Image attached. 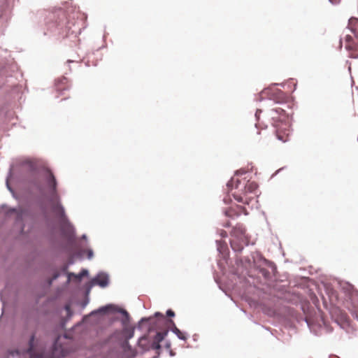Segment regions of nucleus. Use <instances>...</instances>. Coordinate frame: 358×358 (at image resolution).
I'll list each match as a JSON object with an SVG mask.
<instances>
[{"mask_svg": "<svg viewBox=\"0 0 358 358\" xmlns=\"http://www.w3.org/2000/svg\"><path fill=\"white\" fill-rule=\"evenodd\" d=\"M66 80V78H62V79L58 80L57 81V84H56V85H57V90H62V89L59 87V85L60 84H61V85L64 84V82H65Z\"/></svg>", "mask_w": 358, "mask_h": 358, "instance_id": "obj_26", "label": "nucleus"}, {"mask_svg": "<svg viewBox=\"0 0 358 358\" xmlns=\"http://www.w3.org/2000/svg\"><path fill=\"white\" fill-rule=\"evenodd\" d=\"M154 344H155V347H154V348H155V349H159V348H161V345H160L159 343H155H155H154Z\"/></svg>", "mask_w": 358, "mask_h": 358, "instance_id": "obj_39", "label": "nucleus"}, {"mask_svg": "<svg viewBox=\"0 0 358 358\" xmlns=\"http://www.w3.org/2000/svg\"><path fill=\"white\" fill-rule=\"evenodd\" d=\"M166 347L169 348L171 347V343L169 342V343H166Z\"/></svg>", "mask_w": 358, "mask_h": 358, "instance_id": "obj_43", "label": "nucleus"}, {"mask_svg": "<svg viewBox=\"0 0 358 358\" xmlns=\"http://www.w3.org/2000/svg\"><path fill=\"white\" fill-rule=\"evenodd\" d=\"M68 268H69V264H68L63 265L62 266V268H61L62 273H64V274H66L68 275V273H69L67 272Z\"/></svg>", "mask_w": 358, "mask_h": 358, "instance_id": "obj_27", "label": "nucleus"}, {"mask_svg": "<svg viewBox=\"0 0 358 358\" xmlns=\"http://www.w3.org/2000/svg\"><path fill=\"white\" fill-rule=\"evenodd\" d=\"M170 355H171V356H173V353L172 352H171Z\"/></svg>", "mask_w": 358, "mask_h": 358, "instance_id": "obj_50", "label": "nucleus"}, {"mask_svg": "<svg viewBox=\"0 0 358 358\" xmlns=\"http://www.w3.org/2000/svg\"><path fill=\"white\" fill-rule=\"evenodd\" d=\"M122 348L123 349L124 358H134L136 357V352L134 348H132L128 341H125L122 344Z\"/></svg>", "mask_w": 358, "mask_h": 358, "instance_id": "obj_10", "label": "nucleus"}, {"mask_svg": "<svg viewBox=\"0 0 358 358\" xmlns=\"http://www.w3.org/2000/svg\"><path fill=\"white\" fill-rule=\"evenodd\" d=\"M19 171L20 173L16 175L14 167L10 166L6 180L8 189L11 193H14L9 182L12 178L25 181L31 185L42 196L47 197L48 199L52 211L60 219L62 232L69 238H74L76 229L67 218L64 208L61 204L57 189V182L52 171L47 168L38 167L36 164L31 160L22 162Z\"/></svg>", "mask_w": 358, "mask_h": 358, "instance_id": "obj_1", "label": "nucleus"}, {"mask_svg": "<svg viewBox=\"0 0 358 358\" xmlns=\"http://www.w3.org/2000/svg\"><path fill=\"white\" fill-rule=\"evenodd\" d=\"M60 275V273L58 271H55L53 273L52 278L49 281V285H51L54 280L57 279Z\"/></svg>", "mask_w": 358, "mask_h": 358, "instance_id": "obj_24", "label": "nucleus"}, {"mask_svg": "<svg viewBox=\"0 0 358 358\" xmlns=\"http://www.w3.org/2000/svg\"><path fill=\"white\" fill-rule=\"evenodd\" d=\"M82 238H83V239H85V240H86V239H87V236H86L85 234H83V235L82 236Z\"/></svg>", "mask_w": 358, "mask_h": 358, "instance_id": "obj_44", "label": "nucleus"}, {"mask_svg": "<svg viewBox=\"0 0 358 358\" xmlns=\"http://www.w3.org/2000/svg\"><path fill=\"white\" fill-rule=\"evenodd\" d=\"M350 313L352 315L358 320V312L357 310H351Z\"/></svg>", "mask_w": 358, "mask_h": 358, "instance_id": "obj_32", "label": "nucleus"}, {"mask_svg": "<svg viewBox=\"0 0 358 358\" xmlns=\"http://www.w3.org/2000/svg\"><path fill=\"white\" fill-rule=\"evenodd\" d=\"M65 310H66V313H67V315L69 317H71L72 315V312H71V308L69 305H66L65 307H64Z\"/></svg>", "mask_w": 358, "mask_h": 358, "instance_id": "obj_30", "label": "nucleus"}, {"mask_svg": "<svg viewBox=\"0 0 358 358\" xmlns=\"http://www.w3.org/2000/svg\"><path fill=\"white\" fill-rule=\"evenodd\" d=\"M231 247L234 252H241L245 246L248 245L249 241L245 235V229L242 224H237L232 231Z\"/></svg>", "mask_w": 358, "mask_h": 358, "instance_id": "obj_4", "label": "nucleus"}, {"mask_svg": "<svg viewBox=\"0 0 358 358\" xmlns=\"http://www.w3.org/2000/svg\"><path fill=\"white\" fill-rule=\"evenodd\" d=\"M242 213L248 214L245 208L241 206H231L224 210L225 215L231 219L238 217Z\"/></svg>", "mask_w": 358, "mask_h": 358, "instance_id": "obj_8", "label": "nucleus"}, {"mask_svg": "<svg viewBox=\"0 0 358 358\" xmlns=\"http://www.w3.org/2000/svg\"><path fill=\"white\" fill-rule=\"evenodd\" d=\"M356 20H357V19H356V18H350V19L349 20V24H348V26H349V27H350V30H351V31H352V32H355V29H354L352 26V23H353V22H354V21H356Z\"/></svg>", "mask_w": 358, "mask_h": 358, "instance_id": "obj_28", "label": "nucleus"}, {"mask_svg": "<svg viewBox=\"0 0 358 358\" xmlns=\"http://www.w3.org/2000/svg\"><path fill=\"white\" fill-rule=\"evenodd\" d=\"M109 285V276L106 273L99 272L94 276L90 282L86 285L87 292H89L92 287L98 285L101 288H105Z\"/></svg>", "mask_w": 358, "mask_h": 358, "instance_id": "obj_6", "label": "nucleus"}, {"mask_svg": "<svg viewBox=\"0 0 358 358\" xmlns=\"http://www.w3.org/2000/svg\"><path fill=\"white\" fill-rule=\"evenodd\" d=\"M20 218H21V215H17V220H19V219H20Z\"/></svg>", "mask_w": 358, "mask_h": 358, "instance_id": "obj_46", "label": "nucleus"}, {"mask_svg": "<svg viewBox=\"0 0 358 358\" xmlns=\"http://www.w3.org/2000/svg\"><path fill=\"white\" fill-rule=\"evenodd\" d=\"M231 200V198H230V196H226L224 199H223V201L224 203H228V201Z\"/></svg>", "mask_w": 358, "mask_h": 358, "instance_id": "obj_38", "label": "nucleus"}, {"mask_svg": "<svg viewBox=\"0 0 358 358\" xmlns=\"http://www.w3.org/2000/svg\"><path fill=\"white\" fill-rule=\"evenodd\" d=\"M323 327H320L322 331H324L326 333H330L332 331V329L329 327V324L326 323V322L322 321Z\"/></svg>", "mask_w": 358, "mask_h": 358, "instance_id": "obj_22", "label": "nucleus"}, {"mask_svg": "<svg viewBox=\"0 0 358 358\" xmlns=\"http://www.w3.org/2000/svg\"><path fill=\"white\" fill-rule=\"evenodd\" d=\"M270 91H271V90H268V91H266V92H264V94H268V93L270 92Z\"/></svg>", "mask_w": 358, "mask_h": 358, "instance_id": "obj_45", "label": "nucleus"}, {"mask_svg": "<svg viewBox=\"0 0 358 358\" xmlns=\"http://www.w3.org/2000/svg\"><path fill=\"white\" fill-rule=\"evenodd\" d=\"M120 313H121L122 314H123L124 315H125L127 318H129V314H128V313H127L125 310H124V309H120Z\"/></svg>", "mask_w": 358, "mask_h": 358, "instance_id": "obj_37", "label": "nucleus"}, {"mask_svg": "<svg viewBox=\"0 0 358 358\" xmlns=\"http://www.w3.org/2000/svg\"><path fill=\"white\" fill-rule=\"evenodd\" d=\"M224 227H228L230 226V223L229 222H226L224 224H223Z\"/></svg>", "mask_w": 358, "mask_h": 358, "instance_id": "obj_41", "label": "nucleus"}, {"mask_svg": "<svg viewBox=\"0 0 358 358\" xmlns=\"http://www.w3.org/2000/svg\"><path fill=\"white\" fill-rule=\"evenodd\" d=\"M166 315H167L168 317H174V316H175V313H174L172 310L169 309V310H167V311H166Z\"/></svg>", "mask_w": 358, "mask_h": 358, "instance_id": "obj_31", "label": "nucleus"}, {"mask_svg": "<svg viewBox=\"0 0 358 358\" xmlns=\"http://www.w3.org/2000/svg\"><path fill=\"white\" fill-rule=\"evenodd\" d=\"M272 119H273V127H276L277 129H278V128H280V127H282V130H283V129H285V127H286V124H282L280 126V125H278V124H276V122H277V117H275V116H274V115H272Z\"/></svg>", "mask_w": 358, "mask_h": 358, "instance_id": "obj_23", "label": "nucleus"}, {"mask_svg": "<svg viewBox=\"0 0 358 358\" xmlns=\"http://www.w3.org/2000/svg\"><path fill=\"white\" fill-rule=\"evenodd\" d=\"M145 338H145V336H142V337H141V338H139V340H138V345H140V343L141 342V341H143V340H145Z\"/></svg>", "mask_w": 358, "mask_h": 358, "instance_id": "obj_40", "label": "nucleus"}, {"mask_svg": "<svg viewBox=\"0 0 358 358\" xmlns=\"http://www.w3.org/2000/svg\"><path fill=\"white\" fill-rule=\"evenodd\" d=\"M168 322L172 324L171 331L178 337V338L182 341H186L187 336L185 335V333L182 332L178 328H177L172 320H169Z\"/></svg>", "mask_w": 358, "mask_h": 358, "instance_id": "obj_12", "label": "nucleus"}, {"mask_svg": "<svg viewBox=\"0 0 358 358\" xmlns=\"http://www.w3.org/2000/svg\"><path fill=\"white\" fill-rule=\"evenodd\" d=\"M354 307H355V308L358 307V303H357V304H354Z\"/></svg>", "mask_w": 358, "mask_h": 358, "instance_id": "obj_47", "label": "nucleus"}, {"mask_svg": "<svg viewBox=\"0 0 358 358\" xmlns=\"http://www.w3.org/2000/svg\"><path fill=\"white\" fill-rule=\"evenodd\" d=\"M169 320H166L164 315L159 313L156 312L154 317H143L138 322V329H143L144 326H146V329L148 331H152L160 328V326L165 322H169Z\"/></svg>", "mask_w": 358, "mask_h": 358, "instance_id": "obj_5", "label": "nucleus"}, {"mask_svg": "<svg viewBox=\"0 0 358 358\" xmlns=\"http://www.w3.org/2000/svg\"><path fill=\"white\" fill-rule=\"evenodd\" d=\"M271 111L275 113L278 115H282L285 113V110L280 108H276L272 109Z\"/></svg>", "mask_w": 358, "mask_h": 358, "instance_id": "obj_25", "label": "nucleus"}, {"mask_svg": "<svg viewBox=\"0 0 358 358\" xmlns=\"http://www.w3.org/2000/svg\"><path fill=\"white\" fill-rule=\"evenodd\" d=\"M93 255L94 254H93L92 250V249H88L87 250V255H88L87 257H88L89 259L92 258Z\"/></svg>", "mask_w": 358, "mask_h": 358, "instance_id": "obj_33", "label": "nucleus"}, {"mask_svg": "<svg viewBox=\"0 0 358 358\" xmlns=\"http://www.w3.org/2000/svg\"><path fill=\"white\" fill-rule=\"evenodd\" d=\"M217 250V251L223 255V257L225 258L227 255L228 248L225 242L222 241H216Z\"/></svg>", "mask_w": 358, "mask_h": 358, "instance_id": "obj_14", "label": "nucleus"}, {"mask_svg": "<svg viewBox=\"0 0 358 358\" xmlns=\"http://www.w3.org/2000/svg\"><path fill=\"white\" fill-rule=\"evenodd\" d=\"M306 323H307L308 326L309 327L310 330L311 331H315V329H314V328H315V325H314V324H311V322H310L309 320H306ZM314 333H315V334H317L316 332H314Z\"/></svg>", "mask_w": 358, "mask_h": 358, "instance_id": "obj_29", "label": "nucleus"}, {"mask_svg": "<svg viewBox=\"0 0 358 358\" xmlns=\"http://www.w3.org/2000/svg\"><path fill=\"white\" fill-rule=\"evenodd\" d=\"M351 57H353V58H357V56H352V55Z\"/></svg>", "mask_w": 358, "mask_h": 358, "instance_id": "obj_48", "label": "nucleus"}, {"mask_svg": "<svg viewBox=\"0 0 358 358\" xmlns=\"http://www.w3.org/2000/svg\"><path fill=\"white\" fill-rule=\"evenodd\" d=\"M16 210H17L16 208H10L8 211H6V215H9L10 213H15Z\"/></svg>", "mask_w": 358, "mask_h": 358, "instance_id": "obj_36", "label": "nucleus"}, {"mask_svg": "<svg viewBox=\"0 0 358 358\" xmlns=\"http://www.w3.org/2000/svg\"><path fill=\"white\" fill-rule=\"evenodd\" d=\"M168 333H169L168 329H166L164 331H157L155 336V343L162 342L164 339V338L167 336Z\"/></svg>", "mask_w": 358, "mask_h": 358, "instance_id": "obj_18", "label": "nucleus"}, {"mask_svg": "<svg viewBox=\"0 0 358 358\" xmlns=\"http://www.w3.org/2000/svg\"><path fill=\"white\" fill-rule=\"evenodd\" d=\"M112 308L111 305H107L105 306L100 307L97 310L91 312L90 315H96L97 313H106L109 309Z\"/></svg>", "mask_w": 358, "mask_h": 358, "instance_id": "obj_19", "label": "nucleus"}, {"mask_svg": "<svg viewBox=\"0 0 358 358\" xmlns=\"http://www.w3.org/2000/svg\"><path fill=\"white\" fill-rule=\"evenodd\" d=\"M334 322L339 326L341 329H345L349 326V320L345 313H341L339 319H336Z\"/></svg>", "mask_w": 358, "mask_h": 358, "instance_id": "obj_13", "label": "nucleus"}, {"mask_svg": "<svg viewBox=\"0 0 358 358\" xmlns=\"http://www.w3.org/2000/svg\"><path fill=\"white\" fill-rule=\"evenodd\" d=\"M89 274L87 269H83L78 274H74L73 273H68V282L70 281L71 277L73 276L78 280H80L83 276H87Z\"/></svg>", "mask_w": 358, "mask_h": 358, "instance_id": "obj_17", "label": "nucleus"}, {"mask_svg": "<svg viewBox=\"0 0 358 358\" xmlns=\"http://www.w3.org/2000/svg\"><path fill=\"white\" fill-rule=\"evenodd\" d=\"M352 41V37L350 35H346L345 41H346L347 44L345 45V48L348 50H350L353 48V47L350 44Z\"/></svg>", "mask_w": 358, "mask_h": 358, "instance_id": "obj_21", "label": "nucleus"}, {"mask_svg": "<svg viewBox=\"0 0 358 358\" xmlns=\"http://www.w3.org/2000/svg\"><path fill=\"white\" fill-rule=\"evenodd\" d=\"M262 113V110L257 109L255 113V118L258 121L259 118V114Z\"/></svg>", "mask_w": 358, "mask_h": 358, "instance_id": "obj_35", "label": "nucleus"}, {"mask_svg": "<svg viewBox=\"0 0 358 358\" xmlns=\"http://www.w3.org/2000/svg\"><path fill=\"white\" fill-rule=\"evenodd\" d=\"M254 264L256 266L258 262L260 263L259 266H257V268L259 269V273L265 278H268L270 276V273L268 270L264 268H261V265H266L270 267H273L274 264L265 258H264L261 255L257 254L256 257H253Z\"/></svg>", "mask_w": 358, "mask_h": 358, "instance_id": "obj_7", "label": "nucleus"}, {"mask_svg": "<svg viewBox=\"0 0 358 358\" xmlns=\"http://www.w3.org/2000/svg\"><path fill=\"white\" fill-rule=\"evenodd\" d=\"M256 127H258V123L255 124Z\"/></svg>", "mask_w": 358, "mask_h": 358, "instance_id": "obj_49", "label": "nucleus"}, {"mask_svg": "<svg viewBox=\"0 0 358 358\" xmlns=\"http://www.w3.org/2000/svg\"><path fill=\"white\" fill-rule=\"evenodd\" d=\"M59 337L55 340L53 345L52 353L50 357L48 358H64L70 352L69 350L67 348L63 345H58L57 340ZM34 335H32L29 341V348L27 350V353L29 354L30 358H47L43 353H35L34 350Z\"/></svg>", "mask_w": 358, "mask_h": 358, "instance_id": "obj_3", "label": "nucleus"}, {"mask_svg": "<svg viewBox=\"0 0 358 358\" xmlns=\"http://www.w3.org/2000/svg\"><path fill=\"white\" fill-rule=\"evenodd\" d=\"M341 289L349 296V298L352 300V297L356 295L357 292L354 290L353 286L347 282H338Z\"/></svg>", "mask_w": 358, "mask_h": 358, "instance_id": "obj_9", "label": "nucleus"}, {"mask_svg": "<svg viewBox=\"0 0 358 358\" xmlns=\"http://www.w3.org/2000/svg\"><path fill=\"white\" fill-rule=\"evenodd\" d=\"M282 128L280 127V128H278L276 129V136H277V138L279 140V141H281L282 142H287L289 141V131H287V132L285 134H282Z\"/></svg>", "mask_w": 358, "mask_h": 358, "instance_id": "obj_16", "label": "nucleus"}, {"mask_svg": "<svg viewBox=\"0 0 358 358\" xmlns=\"http://www.w3.org/2000/svg\"><path fill=\"white\" fill-rule=\"evenodd\" d=\"M270 100H273L276 103H283L286 99L285 94L280 90H275L271 92Z\"/></svg>", "mask_w": 358, "mask_h": 358, "instance_id": "obj_11", "label": "nucleus"}, {"mask_svg": "<svg viewBox=\"0 0 358 358\" xmlns=\"http://www.w3.org/2000/svg\"><path fill=\"white\" fill-rule=\"evenodd\" d=\"M48 28L50 30V33L54 34H61L63 35V32L61 31V24L55 22L49 23L48 25Z\"/></svg>", "mask_w": 358, "mask_h": 358, "instance_id": "obj_15", "label": "nucleus"}, {"mask_svg": "<svg viewBox=\"0 0 358 358\" xmlns=\"http://www.w3.org/2000/svg\"><path fill=\"white\" fill-rule=\"evenodd\" d=\"M0 208H1L2 210H3L4 208H7V206H6V205L3 204V205H1V206H0Z\"/></svg>", "mask_w": 358, "mask_h": 358, "instance_id": "obj_42", "label": "nucleus"}, {"mask_svg": "<svg viewBox=\"0 0 358 358\" xmlns=\"http://www.w3.org/2000/svg\"><path fill=\"white\" fill-rule=\"evenodd\" d=\"M246 174L247 172L243 170L236 171L227 183V187L229 191H234L231 195L237 202L249 205L253 199L251 194L255 193L257 185L250 181Z\"/></svg>", "mask_w": 358, "mask_h": 358, "instance_id": "obj_2", "label": "nucleus"}, {"mask_svg": "<svg viewBox=\"0 0 358 358\" xmlns=\"http://www.w3.org/2000/svg\"><path fill=\"white\" fill-rule=\"evenodd\" d=\"M220 236L222 238H225L227 236V233L224 230L220 231Z\"/></svg>", "mask_w": 358, "mask_h": 358, "instance_id": "obj_34", "label": "nucleus"}, {"mask_svg": "<svg viewBox=\"0 0 358 358\" xmlns=\"http://www.w3.org/2000/svg\"><path fill=\"white\" fill-rule=\"evenodd\" d=\"M122 334L127 341L134 336V329L133 328H125L123 329Z\"/></svg>", "mask_w": 358, "mask_h": 358, "instance_id": "obj_20", "label": "nucleus"}]
</instances>
